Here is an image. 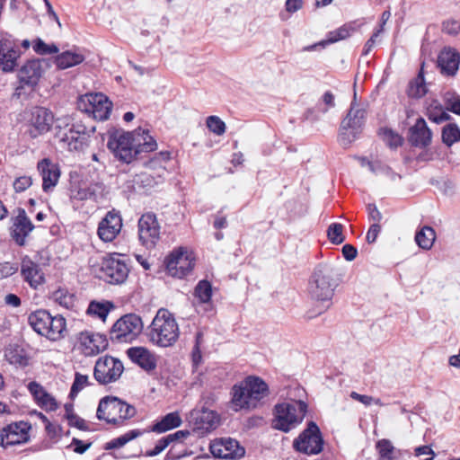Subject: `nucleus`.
<instances>
[{"label": "nucleus", "mask_w": 460, "mask_h": 460, "mask_svg": "<svg viewBox=\"0 0 460 460\" xmlns=\"http://www.w3.org/2000/svg\"><path fill=\"white\" fill-rule=\"evenodd\" d=\"M327 236L329 240L335 244H341L344 242L343 226L340 223H332L327 229Z\"/></svg>", "instance_id": "79ce46f5"}, {"label": "nucleus", "mask_w": 460, "mask_h": 460, "mask_svg": "<svg viewBox=\"0 0 460 460\" xmlns=\"http://www.w3.org/2000/svg\"><path fill=\"white\" fill-rule=\"evenodd\" d=\"M148 329L150 341L163 348L172 346L180 334L173 314L164 308L157 311Z\"/></svg>", "instance_id": "20e7f679"}, {"label": "nucleus", "mask_w": 460, "mask_h": 460, "mask_svg": "<svg viewBox=\"0 0 460 460\" xmlns=\"http://www.w3.org/2000/svg\"><path fill=\"white\" fill-rule=\"evenodd\" d=\"M195 296L201 303L208 302L212 296L211 284L207 280L199 281L195 288Z\"/></svg>", "instance_id": "c03bdc74"}, {"label": "nucleus", "mask_w": 460, "mask_h": 460, "mask_svg": "<svg viewBox=\"0 0 460 460\" xmlns=\"http://www.w3.org/2000/svg\"><path fill=\"white\" fill-rule=\"evenodd\" d=\"M21 56L20 48L9 39H0V68L5 72H12L18 65Z\"/></svg>", "instance_id": "5701e85b"}, {"label": "nucleus", "mask_w": 460, "mask_h": 460, "mask_svg": "<svg viewBox=\"0 0 460 460\" xmlns=\"http://www.w3.org/2000/svg\"><path fill=\"white\" fill-rule=\"evenodd\" d=\"M123 371L124 366L119 359L105 355L96 361L93 376L100 385H108L116 382Z\"/></svg>", "instance_id": "f8f14e48"}, {"label": "nucleus", "mask_w": 460, "mask_h": 460, "mask_svg": "<svg viewBox=\"0 0 460 460\" xmlns=\"http://www.w3.org/2000/svg\"><path fill=\"white\" fill-rule=\"evenodd\" d=\"M232 403L239 409H253L269 394L268 385L260 377L248 376L232 388Z\"/></svg>", "instance_id": "f03ea898"}, {"label": "nucleus", "mask_w": 460, "mask_h": 460, "mask_svg": "<svg viewBox=\"0 0 460 460\" xmlns=\"http://www.w3.org/2000/svg\"><path fill=\"white\" fill-rule=\"evenodd\" d=\"M121 227L122 218L119 212L112 209L99 223L97 234L103 242H111L120 233Z\"/></svg>", "instance_id": "6ab92c4d"}, {"label": "nucleus", "mask_w": 460, "mask_h": 460, "mask_svg": "<svg viewBox=\"0 0 460 460\" xmlns=\"http://www.w3.org/2000/svg\"><path fill=\"white\" fill-rule=\"evenodd\" d=\"M82 102H87L84 111L91 114L95 119L102 121L109 118L111 102L104 94L101 93L86 94Z\"/></svg>", "instance_id": "dca6fc26"}, {"label": "nucleus", "mask_w": 460, "mask_h": 460, "mask_svg": "<svg viewBox=\"0 0 460 460\" xmlns=\"http://www.w3.org/2000/svg\"><path fill=\"white\" fill-rule=\"evenodd\" d=\"M129 269L121 254L112 253L102 258L100 268V279L111 284L123 283Z\"/></svg>", "instance_id": "1a4fd4ad"}, {"label": "nucleus", "mask_w": 460, "mask_h": 460, "mask_svg": "<svg viewBox=\"0 0 460 460\" xmlns=\"http://www.w3.org/2000/svg\"><path fill=\"white\" fill-rule=\"evenodd\" d=\"M409 143L415 147L426 148L432 141V132L423 118H418L415 124L409 128Z\"/></svg>", "instance_id": "b1692460"}, {"label": "nucleus", "mask_w": 460, "mask_h": 460, "mask_svg": "<svg viewBox=\"0 0 460 460\" xmlns=\"http://www.w3.org/2000/svg\"><path fill=\"white\" fill-rule=\"evenodd\" d=\"M190 435V432L189 430H178L172 434H169L165 436L167 441H169V444L174 441H181L182 439L188 438Z\"/></svg>", "instance_id": "680f3d73"}, {"label": "nucleus", "mask_w": 460, "mask_h": 460, "mask_svg": "<svg viewBox=\"0 0 460 460\" xmlns=\"http://www.w3.org/2000/svg\"><path fill=\"white\" fill-rule=\"evenodd\" d=\"M435 239L436 234L434 229L427 226H423L415 234V241L417 244L424 250H429L432 247Z\"/></svg>", "instance_id": "e433bc0d"}, {"label": "nucleus", "mask_w": 460, "mask_h": 460, "mask_svg": "<svg viewBox=\"0 0 460 460\" xmlns=\"http://www.w3.org/2000/svg\"><path fill=\"white\" fill-rule=\"evenodd\" d=\"M170 160V153L163 151L155 154L152 158L145 163L146 168L156 171L158 172L157 181H164L166 174L165 164Z\"/></svg>", "instance_id": "2f4dec72"}, {"label": "nucleus", "mask_w": 460, "mask_h": 460, "mask_svg": "<svg viewBox=\"0 0 460 460\" xmlns=\"http://www.w3.org/2000/svg\"><path fill=\"white\" fill-rule=\"evenodd\" d=\"M49 66V62L46 58H36L31 59V71H32V75H31V84L32 83L33 77H40L41 73Z\"/></svg>", "instance_id": "de8ad7c7"}, {"label": "nucleus", "mask_w": 460, "mask_h": 460, "mask_svg": "<svg viewBox=\"0 0 460 460\" xmlns=\"http://www.w3.org/2000/svg\"><path fill=\"white\" fill-rule=\"evenodd\" d=\"M13 189L16 192H22L29 188V177L21 176L14 180L13 181Z\"/></svg>", "instance_id": "052dcab7"}, {"label": "nucleus", "mask_w": 460, "mask_h": 460, "mask_svg": "<svg viewBox=\"0 0 460 460\" xmlns=\"http://www.w3.org/2000/svg\"><path fill=\"white\" fill-rule=\"evenodd\" d=\"M460 54L454 49L444 48L438 57V66L444 75L454 76L458 71Z\"/></svg>", "instance_id": "bb28decb"}, {"label": "nucleus", "mask_w": 460, "mask_h": 460, "mask_svg": "<svg viewBox=\"0 0 460 460\" xmlns=\"http://www.w3.org/2000/svg\"><path fill=\"white\" fill-rule=\"evenodd\" d=\"M380 134L383 137V140L391 148H397L402 144V137L389 128H382Z\"/></svg>", "instance_id": "49530a36"}, {"label": "nucleus", "mask_w": 460, "mask_h": 460, "mask_svg": "<svg viewBox=\"0 0 460 460\" xmlns=\"http://www.w3.org/2000/svg\"><path fill=\"white\" fill-rule=\"evenodd\" d=\"M136 409L117 397H104L98 405L96 416L108 423L119 424L135 416Z\"/></svg>", "instance_id": "0eeeda50"}, {"label": "nucleus", "mask_w": 460, "mask_h": 460, "mask_svg": "<svg viewBox=\"0 0 460 460\" xmlns=\"http://www.w3.org/2000/svg\"><path fill=\"white\" fill-rule=\"evenodd\" d=\"M138 236L147 249L155 247L160 238V226L155 214L146 213L141 216L138 220Z\"/></svg>", "instance_id": "4468645a"}, {"label": "nucleus", "mask_w": 460, "mask_h": 460, "mask_svg": "<svg viewBox=\"0 0 460 460\" xmlns=\"http://www.w3.org/2000/svg\"><path fill=\"white\" fill-rule=\"evenodd\" d=\"M66 419L68 420V423L70 426L76 427L77 429L81 430H86L87 427L85 425L84 420L78 417L75 413H68L66 415Z\"/></svg>", "instance_id": "6e6d98bb"}, {"label": "nucleus", "mask_w": 460, "mask_h": 460, "mask_svg": "<svg viewBox=\"0 0 460 460\" xmlns=\"http://www.w3.org/2000/svg\"><path fill=\"white\" fill-rule=\"evenodd\" d=\"M350 397L352 399H354V400L363 403L366 406H369L372 403H375V404L379 405V406L383 405V403H382L380 399L374 398V397L369 396V395L359 394L357 392H351L350 393Z\"/></svg>", "instance_id": "603ef678"}, {"label": "nucleus", "mask_w": 460, "mask_h": 460, "mask_svg": "<svg viewBox=\"0 0 460 460\" xmlns=\"http://www.w3.org/2000/svg\"><path fill=\"white\" fill-rule=\"evenodd\" d=\"M16 270L17 268L10 262L0 263V279L12 276Z\"/></svg>", "instance_id": "13d9d810"}, {"label": "nucleus", "mask_w": 460, "mask_h": 460, "mask_svg": "<svg viewBox=\"0 0 460 460\" xmlns=\"http://www.w3.org/2000/svg\"><path fill=\"white\" fill-rule=\"evenodd\" d=\"M108 148L119 161L129 164L138 159L142 153L153 152L157 148L155 138L148 130L137 128L132 132H115L110 136Z\"/></svg>", "instance_id": "f257e3e1"}, {"label": "nucleus", "mask_w": 460, "mask_h": 460, "mask_svg": "<svg viewBox=\"0 0 460 460\" xmlns=\"http://www.w3.org/2000/svg\"><path fill=\"white\" fill-rule=\"evenodd\" d=\"M342 254L347 261H351L357 257L358 251L356 247L347 243L342 247Z\"/></svg>", "instance_id": "0e129e2a"}, {"label": "nucleus", "mask_w": 460, "mask_h": 460, "mask_svg": "<svg viewBox=\"0 0 460 460\" xmlns=\"http://www.w3.org/2000/svg\"><path fill=\"white\" fill-rule=\"evenodd\" d=\"M365 110L356 108L353 102L347 116L341 123L339 140L342 146H347L357 138L365 122Z\"/></svg>", "instance_id": "9b49d317"}, {"label": "nucleus", "mask_w": 460, "mask_h": 460, "mask_svg": "<svg viewBox=\"0 0 460 460\" xmlns=\"http://www.w3.org/2000/svg\"><path fill=\"white\" fill-rule=\"evenodd\" d=\"M78 342L82 352L88 357L97 355L105 350L109 344L105 335L93 333L89 331L79 333Z\"/></svg>", "instance_id": "412c9836"}, {"label": "nucleus", "mask_w": 460, "mask_h": 460, "mask_svg": "<svg viewBox=\"0 0 460 460\" xmlns=\"http://www.w3.org/2000/svg\"><path fill=\"white\" fill-rule=\"evenodd\" d=\"M31 394L42 410L52 411L58 409L56 399L36 382H31Z\"/></svg>", "instance_id": "cd10ccee"}, {"label": "nucleus", "mask_w": 460, "mask_h": 460, "mask_svg": "<svg viewBox=\"0 0 460 460\" xmlns=\"http://www.w3.org/2000/svg\"><path fill=\"white\" fill-rule=\"evenodd\" d=\"M169 445V441H167L166 438L164 437L157 441L153 449L146 451V456H155L163 452Z\"/></svg>", "instance_id": "864d4df0"}, {"label": "nucleus", "mask_w": 460, "mask_h": 460, "mask_svg": "<svg viewBox=\"0 0 460 460\" xmlns=\"http://www.w3.org/2000/svg\"><path fill=\"white\" fill-rule=\"evenodd\" d=\"M11 235L19 245H24L29 234V219L24 208H17L12 214Z\"/></svg>", "instance_id": "393cba45"}, {"label": "nucleus", "mask_w": 460, "mask_h": 460, "mask_svg": "<svg viewBox=\"0 0 460 460\" xmlns=\"http://www.w3.org/2000/svg\"><path fill=\"white\" fill-rule=\"evenodd\" d=\"M4 358L11 365L17 367H24L29 364L26 350L18 344H9L4 349Z\"/></svg>", "instance_id": "c756f323"}, {"label": "nucleus", "mask_w": 460, "mask_h": 460, "mask_svg": "<svg viewBox=\"0 0 460 460\" xmlns=\"http://www.w3.org/2000/svg\"><path fill=\"white\" fill-rule=\"evenodd\" d=\"M33 50L41 56L57 54L58 52V48L55 44H47L40 38H37L33 40L32 44Z\"/></svg>", "instance_id": "37998d69"}, {"label": "nucleus", "mask_w": 460, "mask_h": 460, "mask_svg": "<svg viewBox=\"0 0 460 460\" xmlns=\"http://www.w3.org/2000/svg\"><path fill=\"white\" fill-rule=\"evenodd\" d=\"M460 141V129L455 123L446 125L442 129V142L447 146Z\"/></svg>", "instance_id": "ea45409f"}, {"label": "nucleus", "mask_w": 460, "mask_h": 460, "mask_svg": "<svg viewBox=\"0 0 460 460\" xmlns=\"http://www.w3.org/2000/svg\"><path fill=\"white\" fill-rule=\"evenodd\" d=\"M165 265L171 276L182 279L191 272L194 267V257L187 248L180 247L170 253L165 260Z\"/></svg>", "instance_id": "ddd939ff"}, {"label": "nucleus", "mask_w": 460, "mask_h": 460, "mask_svg": "<svg viewBox=\"0 0 460 460\" xmlns=\"http://www.w3.org/2000/svg\"><path fill=\"white\" fill-rule=\"evenodd\" d=\"M209 450L217 458H239L245 453L238 441L230 438L215 439L211 442Z\"/></svg>", "instance_id": "a211bd4d"}, {"label": "nucleus", "mask_w": 460, "mask_h": 460, "mask_svg": "<svg viewBox=\"0 0 460 460\" xmlns=\"http://www.w3.org/2000/svg\"><path fill=\"white\" fill-rule=\"evenodd\" d=\"M45 281L44 273L39 264L31 261V287L37 288Z\"/></svg>", "instance_id": "8fccbe9b"}, {"label": "nucleus", "mask_w": 460, "mask_h": 460, "mask_svg": "<svg viewBox=\"0 0 460 460\" xmlns=\"http://www.w3.org/2000/svg\"><path fill=\"white\" fill-rule=\"evenodd\" d=\"M37 170L42 178V189L49 192L58 184L60 171L58 165L54 164L49 158H44L37 164Z\"/></svg>", "instance_id": "a878e982"}, {"label": "nucleus", "mask_w": 460, "mask_h": 460, "mask_svg": "<svg viewBox=\"0 0 460 460\" xmlns=\"http://www.w3.org/2000/svg\"><path fill=\"white\" fill-rule=\"evenodd\" d=\"M54 122L53 113L44 107L31 110V137H37L50 130Z\"/></svg>", "instance_id": "aec40b11"}, {"label": "nucleus", "mask_w": 460, "mask_h": 460, "mask_svg": "<svg viewBox=\"0 0 460 460\" xmlns=\"http://www.w3.org/2000/svg\"><path fill=\"white\" fill-rule=\"evenodd\" d=\"M189 422L193 426V430L204 435L217 428L218 418L214 411L202 407L190 412Z\"/></svg>", "instance_id": "2eb2a0df"}, {"label": "nucleus", "mask_w": 460, "mask_h": 460, "mask_svg": "<svg viewBox=\"0 0 460 460\" xmlns=\"http://www.w3.org/2000/svg\"><path fill=\"white\" fill-rule=\"evenodd\" d=\"M380 231H381V226L379 224H376V223L372 224L367 233V236H366L367 242L368 243H375Z\"/></svg>", "instance_id": "bf43d9fd"}, {"label": "nucleus", "mask_w": 460, "mask_h": 460, "mask_svg": "<svg viewBox=\"0 0 460 460\" xmlns=\"http://www.w3.org/2000/svg\"><path fill=\"white\" fill-rule=\"evenodd\" d=\"M144 324L139 315L127 314L118 319L110 331V338L117 342H132L142 332Z\"/></svg>", "instance_id": "6e6552de"}, {"label": "nucleus", "mask_w": 460, "mask_h": 460, "mask_svg": "<svg viewBox=\"0 0 460 460\" xmlns=\"http://www.w3.org/2000/svg\"><path fill=\"white\" fill-rule=\"evenodd\" d=\"M55 300L63 307L66 309H75L76 306V297L75 294L70 293L66 289H58L54 293Z\"/></svg>", "instance_id": "58836bf2"}, {"label": "nucleus", "mask_w": 460, "mask_h": 460, "mask_svg": "<svg viewBox=\"0 0 460 460\" xmlns=\"http://www.w3.org/2000/svg\"><path fill=\"white\" fill-rule=\"evenodd\" d=\"M145 431H141L139 429H132L128 431L127 433L111 439V441L105 444L104 448L106 450L117 449L124 447L129 441L140 437L144 434Z\"/></svg>", "instance_id": "c9c22d12"}, {"label": "nucleus", "mask_w": 460, "mask_h": 460, "mask_svg": "<svg viewBox=\"0 0 460 460\" xmlns=\"http://www.w3.org/2000/svg\"><path fill=\"white\" fill-rule=\"evenodd\" d=\"M94 196V192L90 188H80L75 192L73 191L72 198L78 200H85L92 199Z\"/></svg>", "instance_id": "4d7b16f0"}, {"label": "nucleus", "mask_w": 460, "mask_h": 460, "mask_svg": "<svg viewBox=\"0 0 460 460\" xmlns=\"http://www.w3.org/2000/svg\"><path fill=\"white\" fill-rule=\"evenodd\" d=\"M28 439L29 425L26 422L11 423L0 432V444L4 447L27 442Z\"/></svg>", "instance_id": "4be33fe9"}, {"label": "nucleus", "mask_w": 460, "mask_h": 460, "mask_svg": "<svg viewBox=\"0 0 460 460\" xmlns=\"http://www.w3.org/2000/svg\"><path fill=\"white\" fill-rule=\"evenodd\" d=\"M84 60V57L80 53L65 51L56 57L55 63L59 69H66L81 64Z\"/></svg>", "instance_id": "72a5a7b5"}, {"label": "nucleus", "mask_w": 460, "mask_h": 460, "mask_svg": "<svg viewBox=\"0 0 460 460\" xmlns=\"http://www.w3.org/2000/svg\"><path fill=\"white\" fill-rule=\"evenodd\" d=\"M302 0H287L286 10L289 13H295L302 8Z\"/></svg>", "instance_id": "774afa93"}, {"label": "nucleus", "mask_w": 460, "mask_h": 460, "mask_svg": "<svg viewBox=\"0 0 460 460\" xmlns=\"http://www.w3.org/2000/svg\"><path fill=\"white\" fill-rule=\"evenodd\" d=\"M88 384V376L76 372L75 375L74 383L71 386L69 396L72 398L75 397L78 393L82 391Z\"/></svg>", "instance_id": "09e8293b"}, {"label": "nucleus", "mask_w": 460, "mask_h": 460, "mask_svg": "<svg viewBox=\"0 0 460 460\" xmlns=\"http://www.w3.org/2000/svg\"><path fill=\"white\" fill-rule=\"evenodd\" d=\"M129 358L146 371L155 368L156 360L155 356L143 347H135L128 349Z\"/></svg>", "instance_id": "c85d7f7f"}, {"label": "nucleus", "mask_w": 460, "mask_h": 460, "mask_svg": "<svg viewBox=\"0 0 460 460\" xmlns=\"http://www.w3.org/2000/svg\"><path fill=\"white\" fill-rule=\"evenodd\" d=\"M181 423L182 420L180 414L177 411H173L164 416L161 420L157 421L147 431L164 433L180 427Z\"/></svg>", "instance_id": "7c9ffc66"}, {"label": "nucleus", "mask_w": 460, "mask_h": 460, "mask_svg": "<svg viewBox=\"0 0 460 460\" xmlns=\"http://www.w3.org/2000/svg\"><path fill=\"white\" fill-rule=\"evenodd\" d=\"M72 444L75 446L74 451L77 454H84L91 447V443L84 444L78 438H73Z\"/></svg>", "instance_id": "69168bd1"}, {"label": "nucleus", "mask_w": 460, "mask_h": 460, "mask_svg": "<svg viewBox=\"0 0 460 460\" xmlns=\"http://www.w3.org/2000/svg\"><path fill=\"white\" fill-rule=\"evenodd\" d=\"M427 93V87L425 84L424 75L422 69L420 71L418 75L412 79L408 85L407 94L411 98H421Z\"/></svg>", "instance_id": "f704fd0d"}, {"label": "nucleus", "mask_w": 460, "mask_h": 460, "mask_svg": "<svg viewBox=\"0 0 460 460\" xmlns=\"http://www.w3.org/2000/svg\"><path fill=\"white\" fill-rule=\"evenodd\" d=\"M57 136L70 151L83 150L87 145L88 136L83 125L72 124L68 128L58 130Z\"/></svg>", "instance_id": "f3484780"}, {"label": "nucleus", "mask_w": 460, "mask_h": 460, "mask_svg": "<svg viewBox=\"0 0 460 460\" xmlns=\"http://www.w3.org/2000/svg\"><path fill=\"white\" fill-rule=\"evenodd\" d=\"M335 275L334 269L329 265H319L314 271L310 282V295L314 300L322 304L323 309L318 314H322L332 305L334 290L338 287Z\"/></svg>", "instance_id": "7ed1b4c3"}, {"label": "nucleus", "mask_w": 460, "mask_h": 460, "mask_svg": "<svg viewBox=\"0 0 460 460\" xmlns=\"http://www.w3.org/2000/svg\"><path fill=\"white\" fill-rule=\"evenodd\" d=\"M460 31V22L455 20L443 22V31L449 35H456Z\"/></svg>", "instance_id": "5fc2aeb1"}, {"label": "nucleus", "mask_w": 460, "mask_h": 460, "mask_svg": "<svg viewBox=\"0 0 460 460\" xmlns=\"http://www.w3.org/2000/svg\"><path fill=\"white\" fill-rule=\"evenodd\" d=\"M112 307L113 305L110 302L92 301L88 305L86 313L90 315L97 316L104 322Z\"/></svg>", "instance_id": "4c0bfd02"}, {"label": "nucleus", "mask_w": 460, "mask_h": 460, "mask_svg": "<svg viewBox=\"0 0 460 460\" xmlns=\"http://www.w3.org/2000/svg\"><path fill=\"white\" fill-rule=\"evenodd\" d=\"M447 110L455 114L460 115V98L447 100Z\"/></svg>", "instance_id": "338daca9"}, {"label": "nucleus", "mask_w": 460, "mask_h": 460, "mask_svg": "<svg viewBox=\"0 0 460 460\" xmlns=\"http://www.w3.org/2000/svg\"><path fill=\"white\" fill-rule=\"evenodd\" d=\"M31 327L39 335L52 341L61 340L66 332V319L62 315L52 316L46 310L31 314Z\"/></svg>", "instance_id": "39448f33"}, {"label": "nucleus", "mask_w": 460, "mask_h": 460, "mask_svg": "<svg viewBox=\"0 0 460 460\" xmlns=\"http://www.w3.org/2000/svg\"><path fill=\"white\" fill-rule=\"evenodd\" d=\"M293 447L305 455H317L323 451V438L314 421H309L307 427L294 439Z\"/></svg>", "instance_id": "9d476101"}, {"label": "nucleus", "mask_w": 460, "mask_h": 460, "mask_svg": "<svg viewBox=\"0 0 460 460\" xmlns=\"http://www.w3.org/2000/svg\"><path fill=\"white\" fill-rule=\"evenodd\" d=\"M158 180V172H144L139 175V181L143 187L147 189H152L158 185L159 183H162L163 181H157Z\"/></svg>", "instance_id": "3c124183"}, {"label": "nucleus", "mask_w": 460, "mask_h": 460, "mask_svg": "<svg viewBox=\"0 0 460 460\" xmlns=\"http://www.w3.org/2000/svg\"><path fill=\"white\" fill-rule=\"evenodd\" d=\"M206 125L217 136H222L226 132V123L217 116H208L206 119Z\"/></svg>", "instance_id": "a18cd8bd"}, {"label": "nucleus", "mask_w": 460, "mask_h": 460, "mask_svg": "<svg viewBox=\"0 0 460 460\" xmlns=\"http://www.w3.org/2000/svg\"><path fill=\"white\" fill-rule=\"evenodd\" d=\"M376 449L380 456L379 460H394L395 448L390 440L383 438L377 441Z\"/></svg>", "instance_id": "a19ab883"}, {"label": "nucleus", "mask_w": 460, "mask_h": 460, "mask_svg": "<svg viewBox=\"0 0 460 460\" xmlns=\"http://www.w3.org/2000/svg\"><path fill=\"white\" fill-rule=\"evenodd\" d=\"M28 62L29 61L24 63L18 72L19 85L15 88V92L13 95V102L20 100L22 104L29 99V95L26 93V86H29V72L27 71Z\"/></svg>", "instance_id": "473e14b6"}, {"label": "nucleus", "mask_w": 460, "mask_h": 460, "mask_svg": "<svg viewBox=\"0 0 460 460\" xmlns=\"http://www.w3.org/2000/svg\"><path fill=\"white\" fill-rule=\"evenodd\" d=\"M306 411L307 404L304 401L279 403L274 408L272 428L288 432L303 421Z\"/></svg>", "instance_id": "423d86ee"}, {"label": "nucleus", "mask_w": 460, "mask_h": 460, "mask_svg": "<svg viewBox=\"0 0 460 460\" xmlns=\"http://www.w3.org/2000/svg\"><path fill=\"white\" fill-rule=\"evenodd\" d=\"M367 212H368L369 219L374 221V223L378 224L382 220V214L377 209V208L375 204L367 205Z\"/></svg>", "instance_id": "e2e57ef3"}]
</instances>
